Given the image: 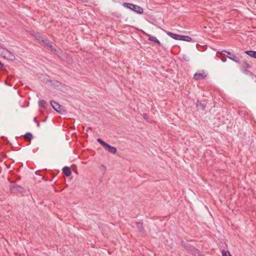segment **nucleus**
Returning <instances> with one entry per match:
<instances>
[{"instance_id": "nucleus-10", "label": "nucleus", "mask_w": 256, "mask_h": 256, "mask_svg": "<svg viewBox=\"0 0 256 256\" xmlns=\"http://www.w3.org/2000/svg\"><path fill=\"white\" fill-rule=\"evenodd\" d=\"M167 34L174 40H180V35L179 34H174L172 32H168Z\"/></svg>"}, {"instance_id": "nucleus-30", "label": "nucleus", "mask_w": 256, "mask_h": 256, "mask_svg": "<svg viewBox=\"0 0 256 256\" xmlns=\"http://www.w3.org/2000/svg\"><path fill=\"white\" fill-rule=\"evenodd\" d=\"M34 121H35V122H36V118H34Z\"/></svg>"}, {"instance_id": "nucleus-17", "label": "nucleus", "mask_w": 256, "mask_h": 256, "mask_svg": "<svg viewBox=\"0 0 256 256\" xmlns=\"http://www.w3.org/2000/svg\"><path fill=\"white\" fill-rule=\"evenodd\" d=\"M24 138H25L26 140H30L32 138V135L30 132H27L24 135Z\"/></svg>"}, {"instance_id": "nucleus-27", "label": "nucleus", "mask_w": 256, "mask_h": 256, "mask_svg": "<svg viewBox=\"0 0 256 256\" xmlns=\"http://www.w3.org/2000/svg\"><path fill=\"white\" fill-rule=\"evenodd\" d=\"M3 66V64L2 63L0 62V67H2Z\"/></svg>"}, {"instance_id": "nucleus-13", "label": "nucleus", "mask_w": 256, "mask_h": 256, "mask_svg": "<svg viewBox=\"0 0 256 256\" xmlns=\"http://www.w3.org/2000/svg\"><path fill=\"white\" fill-rule=\"evenodd\" d=\"M136 226L138 229V231L144 234V228H143V223L142 222H136Z\"/></svg>"}, {"instance_id": "nucleus-5", "label": "nucleus", "mask_w": 256, "mask_h": 256, "mask_svg": "<svg viewBox=\"0 0 256 256\" xmlns=\"http://www.w3.org/2000/svg\"><path fill=\"white\" fill-rule=\"evenodd\" d=\"M220 54L222 56H226L236 62L238 63L240 62L238 58L229 51L222 50Z\"/></svg>"}, {"instance_id": "nucleus-20", "label": "nucleus", "mask_w": 256, "mask_h": 256, "mask_svg": "<svg viewBox=\"0 0 256 256\" xmlns=\"http://www.w3.org/2000/svg\"><path fill=\"white\" fill-rule=\"evenodd\" d=\"M97 141L100 144H102L104 148L106 146L107 144V143H106V142H104V140H102V139L100 138H98L97 139Z\"/></svg>"}, {"instance_id": "nucleus-15", "label": "nucleus", "mask_w": 256, "mask_h": 256, "mask_svg": "<svg viewBox=\"0 0 256 256\" xmlns=\"http://www.w3.org/2000/svg\"><path fill=\"white\" fill-rule=\"evenodd\" d=\"M180 40L186 41V42H190L192 40V38L188 36H182L180 35Z\"/></svg>"}, {"instance_id": "nucleus-21", "label": "nucleus", "mask_w": 256, "mask_h": 256, "mask_svg": "<svg viewBox=\"0 0 256 256\" xmlns=\"http://www.w3.org/2000/svg\"><path fill=\"white\" fill-rule=\"evenodd\" d=\"M97 141L100 144H102L104 148L106 146L107 144V143H106V142H104V140H102V139L100 138H98L97 139Z\"/></svg>"}, {"instance_id": "nucleus-8", "label": "nucleus", "mask_w": 256, "mask_h": 256, "mask_svg": "<svg viewBox=\"0 0 256 256\" xmlns=\"http://www.w3.org/2000/svg\"><path fill=\"white\" fill-rule=\"evenodd\" d=\"M104 148L106 150H108L109 152L112 154H115L117 151L116 148L115 147L111 146L108 144Z\"/></svg>"}, {"instance_id": "nucleus-29", "label": "nucleus", "mask_w": 256, "mask_h": 256, "mask_svg": "<svg viewBox=\"0 0 256 256\" xmlns=\"http://www.w3.org/2000/svg\"><path fill=\"white\" fill-rule=\"evenodd\" d=\"M222 62H226V60H222Z\"/></svg>"}, {"instance_id": "nucleus-26", "label": "nucleus", "mask_w": 256, "mask_h": 256, "mask_svg": "<svg viewBox=\"0 0 256 256\" xmlns=\"http://www.w3.org/2000/svg\"><path fill=\"white\" fill-rule=\"evenodd\" d=\"M36 124H37V126H38V127H39V126H40V122H36Z\"/></svg>"}, {"instance_id": "nucleus-4", "label": "nucleus", "mask_w": 256, "mask_h": 256, "mask_svg": "<svg viewBox=\"0 0 256 256\" xmlns=\"http://www.w3.org/2000/svg\"><path fill=\"white\" fill-rule=\"evenodd\" d=\"M50 103L54 109L57 112L61 114H65L66 113V108L63 106L59 104L56 102L54 100H51Z\"/></svg>"}, {"instance_id": "nucleus-24", "label": "nucleus", "mask_w": 256, "mask_h": 256, "mask_svg": "<svg viewBox=\"0 0 256 256\" xmlns=\"http://www.w3.org/2000/svg\"><path fill=\"white\" fill-rule=\"evenodd\" d=\"M247 68H241L242 71L245 74H248L250 72L246 70Z\"/></svg>"}, {"instance_id": "nucleus-7", "label": "nucleus", "mask_w": 256, "mask_h": 256, "mask_svg": "<svg viewBox=\"0 0 256 256\" xmlns=\"http://www.w3.org/2000/svg\"><path fill=\"white\" fill-rule=\"evenodd\" d=\"M10 190L12 192H18L20 193H22L24 191V189L19 185L14 186L10 188Z\"/></svg>"}, {"instance_id": "nucleus-22", "label": "nucleus", "mask_w": 256, "mask_h": 256, "mask_svg": "<svg viewBox=\"0 0 256 256\" xmlns=\"http://www.w3.org/2000/svg\"><path fill=\"white\" fill-rule=\"evenodd\" d=\"M222 256H232L230 252L228 251L226 252L224 250H222Z\"/></svg>"}, {"instance_id": "nucleus-19", "label": "nucleus", "mask_w": 256, "mask_h": 256, "mask_svg": "<svg viewBox=\"0 0 256 256\" xmlns=\"http://www.w3.org/2000/svg\"><path fill=\"white\" fill-rule=\"evenodd\" d=\"M97 141L100 144H102L104 148L106 146L107 144V143H106V142H104V140H102V139L100 138H98L97 139Z\"/></svg>"}, {"instance_id": "nucleus-14", "label": "nucleus", "mask_w": 256, "mask_h": 256, "mask_svg": "<svg viewBox=\"0 0 256 256\" xmlns=\"http://www.w3.org/2000/svg\"><path fill=\"white\" fill-rule=\"evenodd\" d=\"M245 53L252 58H256V52L252 50H246Z\"/></svg>"}, {"instance_id": "nucleus-28", "label": "nucleus", "mask_w": 256, "mask_h": 256, "mask_svg": "<svg viewBox=\"0 0 256 256\" xmlns=\"http://www.w3.org/2000/svg\"><path fill=\"white\" fill-rule=\"evenodd\" d=\"M222 62H226V60H222Z\"/></svg>"}, {"instance_id": "nucleus-25", "label": "nucleus", "mask_w": 256, "mask_h": 256, "mask_svg": "<svg viewBox=\"0 0 256 256\" xmlns=\"http://www.w3.org/2000/svg\"><path fill=\"white\" fill-rule=\"evenodd\" d=\"M143 116L146 120L148 118V115L146 114H144Z\"/></svg>"}, {"instance_id": "nucleus-2", "label": "nucleus", "mask_w": 256, "mask_h": 256, "mask_svg": "<svg viewBox=\"0 0 256 256\" xmlns=\"http://www.w3.org/2000/svg\"><path fill=\"white\" fill-rule=\"evenodd\" d=\"M0 56L9 60H14L16 59L14 55L12 52L2 47H0Z\"/></svg>"}, {"instance_id": "nucleus-3", "label": "nucleus", "mask_w": 256, "mask_h": 256, "mask_svg": "<svg viewBox=\"0 0 256 256\" xmlns=\"http://www.w3.org/2000/svg\"><path fill=\"white\" fill-rule=\"evenodd\" d=\"M122 5L124 8L130 9L138 14H142L144 12L142 8L131 3L124 2Z\"/></svg>"}, {"instance_id": "nucleus-18", "label": "nucleus", "mask_w": 256, "mask_h": 256, "mask_svg": "<svg viewBox=\"0 0 256 256\" xmlns=\"http://www.w3.org/2000/svg\"><path fill=\"white\" fill-rule=\"evenodd\" d=\"M250 68V64L246 61H244L243 64H242V68Z\"/></svg>"}, {"instance_id": "nucleus-1", "label": "nucleus", "mask_w": 256, "mask_h": 256, "mask_svg": "<svg viewBox=\"0 0 256 256\" xmlns=\"http://www.w3.org/2000/svg\"><path fill=\"white\" fill-rule=\"evenodd\" d=\"M38 40L41 44H43L48 48L52 52L60 58V54L62 53L61 50L60 49H56L55 47L53 46L52 42H50V40L46 38H44L42 36H40Z\"/></svg>"}, {"instance_id": "nucleus-6", "label": "nucleus", "mask_w": 256, "mask_h": 256, "mask_svg": "<svg viewBox=\"0 0 256 256\" xmlns=\"http://www.w3.org/2000/svg\"><path fill=\"white\" fill-rule=\"evenodd\" d=\"M206 76V75L205 74L204 72L202 71L196 72L194 74L193 78L196 80H203L205 78Z\"/></svg>"}, {"instance_id": "nucleus-12", "label": "nucleus", "mask_w": 256, "mask_h": 256, "mask_svg": "<svg viewBox=\"0 0 256 256\" xmlns=\"http://www.w3.org/2000/svg\"><path fill=\"white\" fill-rule=\"evenodd\" d=\"M181 244L182 246H184L187 250L188 252L191 250V248H192L188 243H186L184 241H182Z\"/></svg>"}, {"instance_id": "nucleus-11", "label": "nucleus", "mask_w": 256, "mask_h": 256, "mask_svg": "<svg viewBox=\"0 0 256 256\" xmlns=\"http://www.w3.org/2000/svg\"><path fill=\"white\" fill-rule=\"evenodd\" d=\"M189 252H190L193 255H194L195 256H201L200 255V251L194 247L191 248V250Z\"/></svg>"}, {"instance_id": "nucleus-9", "label": "nucleus", "mask_w": 256, "mask_h": 256, "mask_svg": "<svg viewBox=\"0 0 256 256\" xmlns=\"http://www.w3.org/2000/svg\"><path fill=\"white\" fill-rule=\"evenodd\" d=\"M62 172L64 174L67 176H70L72 174L70 168L66 166H64L62 168Z\"/></svg>"}, {"instance_id": "nucleus-23", "label": "nucleus", "mask_w": 256, "mask_h": 256, "mask_svg": "<svg viewBox=\"0 0 256 256\" xmlns=\"http://www.w3.org/2000/svg\"><path fill=\"white\" fill-rule=\"evenodd\" d=\"M38 104L40 107L44 108L45 106L46 102L44 100H41L39 102Z\"/></svg>"}, {"instance_id": "nucleus-16", "label": "nucleus", "mask_w": 256, "mask_h": 256, "mask_svg": "<svg viewBox=\"0 0 256 256\" xmlns=\"http://www.w3.org/2000/svg\"><path fill=\"white\" fill-rule=\"evenodd\" d=\"M148 40L150 41L154 42L157 44H158L159 45H160V42L154 36H150L148 38Z\"/></svg>"}]
</instances>
